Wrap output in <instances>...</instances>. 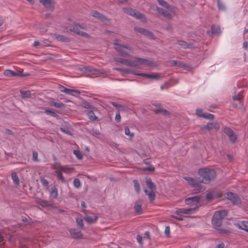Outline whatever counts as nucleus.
Instances as JSON below:
<instances>
[{"label": "nucleus", "instance_id": "f257e3e1", "mask_svg": "<svg viewBox=\"0 0 248 248\" xmlns=\"http://www.w3.org/2000/svg\"><path fill=\"white\" fill-rule=\"evenodd\" d=\"M198 173L202 178L200 182L205 184H209L217 177V173L214 169L207 167L202 168L198 170Z\"/></svg>", "mask_w": 248, "mask_h": 248}, {"label": "nucleus", "instance_id": "20e7f679", "mask_svg": "<svg viewBox=\"0 0 248 248\" xmlns=\"http://www.w3.org/2000/svg\"><path fill=\"white\" fill-rule=\"evenodd\" d=\"M139 64H142L150 66L153 65L154 62L146 59L135 57L133 61L128 60L127 66L132 67L139 68Z\"/></svg>", "mask_w": 248, "mask_h": 248}, {"label": "nucleus", "instance_id": "6ab92c4d", "mask_svg": "<svg viewBox=\"0 0 248 248\" xmlns=\"http://www.w3.org/2000/svg\"><path fill=\"white\" fill-rule=\"evenodd\" d=\"M35 202L41 205L42 207H52L53 206V204L49 202L40 198H37L35 200Z\"/></svg>", "mask_w": 248, "mask_h": 248}, {"label": "nucleus", "instance_id": "7ed1b4c3", "mask_svg": "<svg viewBox=\"0 0 248 248\" xmlns=\"http://www.w3.org/2000/svg\"><path fill=\"white\" fill-rule=\"evenodd\" d=\"M145 182L148 188L150 189V191L145 189L144 191L148 196L150 201L152 202L155 200V191L156 190V186L150 178H146L145 179Z\"/></svg>", "mask_w": 248, "mask_h": 248}, {"label": "nucleus", "instance_id": "39448f33", "mask_svg": "<svg viewBox=\"0 0 248 248\" xmlns=\"http://www.w3.org/2000/svg\"><path fill=\"white\" fill-rule=\"evenodd\" d=\"M123 10L124 13L136 18V19H140L143 22H146V16L136 9L132 8H124Z\"/></svg>", "mask_w": 248, "mask_h": 248}, {"label": "nucleus", "instance_id": "5701e85b", "mask_svg": "<svg viewBox=\"0 0 248 248\" xmlns=\"http://www.w3.org/2000/svg\"><path fill=\"white\" fill-rule=\"evenodd\" d=\"M137 75L145 77L147 78H151V79H159V74L157 73H154V74H145V73H139V74H136Z\"/></svg>", "mask_w": 248, "mask_h": 248}, {"label": "nucleus", "instance_id": "0e129e2a", "mask_svg": "<svg viewBox=\"0 0 248 248\" xmlns=\"http://www.w3.org/2000/svg\"><path fill=\"white\" fill-rule=\"evenodd\" d=\"M4 133L6 135H13L14 134V132L9 129H5L4 130Z\"/></svg>", "mask_w": 248, "mask_h": 248}, {"label": "nucleus", "instance_id": "a878e982", "mask_svg": "<svg viewBox=\"0 0 248 248\" xmlns=\"http://www.w3.org/2000/svg\"><path fill=\"white\" fill-rule=\"evenodd\" d=\"M235 226L238 228L245 230L248 232V221H242L240 223L235 224Z\"/></svg>", "mask_w": 248, "mask_h": 248}, {"label": "nucleus", "instance_id": "f3484780", "mask_svg": "<svg viewBox=\"0 0 248 248\" xmlns=\"http://www.w3.org/2000/svg\"><path fill=\"white\" fill-rule=\"evenodd\" d=\"M213 129H215L217 131L219 129V126L216 122L208 123L206 125L202 126L201 128L202 130L204 129L210 130Z\"/></svg>", "mask_w": 248, "mask_h": 248}, {"label": "nucleus", "instance_id": "a211bd4d", "mask_svg": "<svg viewBox=\"0 0 248 248\" xmlns=\"http://www.w3.org/2000/svg\"><path fill=\"white\" fill-rule=\"evenodd\" d=\"M91 15L94 17L102 21L108 20V18L106 16L97 11L93 10L91 12Z\"/></svg>", "mask_w": 248, "mask_h": 248}, {"label": "nucleus", "instance_id": "603ef678", "mask_svg": "<svg viewBox=\"0 0 248 248\" xmlns=\"http://www.w3.org/2000/svg\"><path fill=\"white\" fill-rule=\"evenodd\" d=\"M74 186L77 188H79L81 186V183L78 178H75L73 182Z\"/></svg>", "mask_w": 248, "mask_h": 248}, {"label": "nucleus", "instance_id": "a18cd8bd", "mask_svg": "<svg viewBox=\"0 0 248 248\" xmlns=\"http://www.w3.org/2000/svg\"><path fill=\"white\" fill-rule=\"evenodd\" d=\"M40 181H41L42 185L44 187H46V188H48V187H49V182L44 177H41V178H40Z\"/></svg>", "mask_w": 248, "mask_h": 248}, {"label": "nucleus", "instance_id": "4468645a", "mask_svg": "<svg viewBox=\"0 0 248 248\" xmlns=\"http://www.w3.org/2000/svg\"><path fill=\"white\" fill-rule=\"evenodd\" d=\"M134 30L136 31L139 32V33H141V34L143 35L145 37L150 38V39H153L154 38V33L142 28H135Z\"/></svg>", "mask_w": 248, "mask_h": 248}, {"label": "nucleus", "instance_id": "052dcab7", "mask_svg": "<svg viewBox=\"0 0 248 248\" xmlns=\"http://www.w3.org/2000/svg\"><path fill=\"white\" fill-rule=\"evenodd\" d=\"M165 233L167 237H170V228L169 226H166L165 230Z\"/></svg>", "mask_w": 248, "mask_h": 248}, {"label": "nucleus", "instance_id": "0eeeda50", "mask_svg": "<svg viewBox=\"0 0 248 248\" xmlns=\"http://www.w3.org/2000/svg\"><path fill=\"white\" fill-rule=\"evenodd\" d=\"M3 74L5 76L9 77H27L30 75V74L28 73H23L22 72L20 71H17L16 72L14 71L11 70H6L4 71Z\"/></svg>", "mask_w": 248, "mask_h": 248}, {"label": "nucleus", "instance_id": "bb28decb", "mask_svg": "<svg viewBox=\"0 0 248 248\" xmlns=\"http://www.w3.org/2000/svg\"><path fill=\"white\" fill-rule=\"evenodd\" d=\"M110 104H111L113 106L118 108V111L120 112V111H125L127 110V108L126 107H124L122 105L119 104L115 102H110Z\"/></svg>", "mask_w": 248, "mask_h": 248}, {"label": "nucleus", "instance_id": "aec40b11", "mask_svg": "<svg viewBox=\"0 0 248 248\" xmlns=\"http://www.w3.org/2000/svg\"><path fill=\"white\" fill-rule=\"evenodd\" d=\"M70 233L71 237L75 239L81 238L82 234L80 231H78L75 228H72L70 230Z\"/></svg>", "mask_w": 248, "mask_h": 248}, {"label": "nucleus", "instance_id": "cd10ccee", "mask_svg": "<svg viewBox=\"0 0 248 248\" xmlns=\"http://www.w3.org/2000/svg\"><path fill=\"white\" fill-rule=\"evenodd\" d=\"M20 93L21 94V98L23 99L30 98L31 96V91L29 90L23 91L21 90L20 91Z\"/></svg>", "mask_w": 248, "mask_h": 248}, {"label": "nucleus", "instance_id": "e433bc0d", "mask_svg": "<svg viewBox=\"0 0 248 248\" xmlns=\"http://www.w3.org/2000/svg\"><path fill=\"white\" fill-rule=\"evenodd\" d=\"M55 173L57 174V178L59 180H60L62 181V183H65L66 181L63 177L62 172L60 170H56L55 171Z\"/></svg>", "mask_w": 248, "mask_h": 248}, {"label": "nucleus", "instance_id": "49530a36", "mask_svg": "<svg viewBox=\"0 0 248 248\" xmlns=\"http://www.w3.org/2000/svg\"><path fill=\"white\" fill-rule=\"evenodd\" d=\"M74 154L76 155L78 159H81L83 158V155L81 152L79 150H74Z\"/></svg>", "mask_w": 248, "mask_h": 248}, {"label": "nucleus", "instance_id": "680f3d73", "mask_svg": "<svg viewBox=\"0 0 248 248\" xmlns=\"http://www.w3.org/2000/svg\"><path fill=\"white\" fill-rule=\"evenodd\" d=\"M137 241L139 242V243L140 245H142L143 244V242H142V237L141 235H138L137 236Z\"/></svg>", "mask_w": 248, "mask_h": 248}, {"label": "nucleus", "instance_id": "5fc2aeb1", "mask_svg": "<svg viewBox=\"0 0 248 248\" xmlns=\"http://www.w3.org/2000/svg\"><path fill=\"white\" fill-rule=\"evenodd\" d=\"M124 72L127 74H133L135 75H137L136 74H139V73H136V72L134 70L129 68H124Z\"/></svg>", "mask_w": 248, "mask_h": 248}, {"label": "nucleus", "instance_id": "de8ad7c7", "mask_svg": "<svg viewBox=\"0 0 248 248\" xmlns=\"http://www.w3.org/2000/svg\"><path fill=\"white\" fill-rule=\"evenodd\" d=\"M58 165L59 166V169H60L62 171H63L65 172H67L68 170L73 169V168H68L66 166H62L61 164Z\"/></svg>", "mask_w": 248, "mask_h": 248}, {"label": "nucleus", "instance_id": "f704fd0d", "mask_svg": "<svg viewBox=\"0 0 248 248\" xmlns=\"http://www.w3.org/2000/svg\"><path fill=\"white\" fill-rule=\"evenodd\" d=\"M89 119L91 121H98V118L96 117L93 110H90L87 113Z\"/></svg>", "mask_w": 248, "mask_h": 248}, {"label": "nucleus", "instance_id": "393cba45", "mask_svg": "<svg viewBox=\"0 0 248 248\" xmlns=\"http://www.w3.org/2000/svg\"><path fill=\"white\" fill-rule=\"evenodd\" d=\"M142 203V201H141V200L136 201L135 203V205H134L135 211L138 214H140L142 213V209H141Z\"/></svg>", "mask_w": 248, "mask_h": 248}, {"label": "nucleus", "instance_id": "8fccbe9b", "mask_svg": "<svg viewBox=\"0 0 248 248\" xmlns=\"http://www.w3.org/2000/svg\"><path fill=\"white\" fill-rule=\"evenodd\" d=\"M124 130L125 134L126 135L129 136L130 138L133 137L134 134L133 133L130 132L129 128H128V126L125 127Z\"/></svg>", "mask_w": 248, "mask_h": 248}, {"label": "nucleus", "instance_id": "09e8293b", "mask_svg": "<svg viewBox=\"0 0 248 248\" xmlns=\"http://www.w3.org/2000/svg\"><path fill=\"white\" fill-rule=\"evenodd\" d=\"M243 97L241 93H238L237 94H235L232 97V99L234 100L240 101Z\"/></svg>", "mask_w": 248, "mask_h": 248}, {"label": "nucleus", "instance_id": "2eb2a0df", "mask_svg": "<svg viewBox=\"0 0 248 248\" xmlns=\"http://www.w3.org/2000/svg\"><path fill=\"white\" fill-rule=\"evenodd\" d=\"M40 2L42 3L47 10L51 11L54 10L55 7L54 0H40Z\"/></svg>", "mask_w": 248, "mask_h": 248}, {"label": "nucleus", "instance_id": "9b49d317", "mask_svg": "<svg viewBox=\"0 0 248 248\" xmlns=\"http://www.w3.org/2000/svg\"><path fill=\"white\" fill-rule=\"evenodd\" d=\"M201 196L198 195L191 197H188L186 199L185 202L187 205L190 206H195V207H197L198 209V204L200 202Z\"/></svg>", "mask_w": 248, "mask_h": 248}, {"label": "nucleus", "instance_id": "e2e57ef3", "mask_svg": "<svg viewBox=\"0 0 248 248\" xmlns=\"http://www.w3.org/2000/svg\"><path fill=\"white\" fill-rule=\"evenodd\" d=\"M219 232L222 234H228L230 232V231L225 229H220Z\"/></svg>", "mask_w": 248, "mask_h": 248}, {"label": "nucleus", "instance_id": "58836bf2", "mask_svg": "<svg viewBox=\"0 0 248 248\" xmlns=\"http://www.w3.org/2000/svg\"><path fill=\"white\" fill-rule=\"evenodd\" d=\"M45 112L52 117L57 118L58 119L60 118V116L57 113L48 109H45Z\"/></svg>", "mask_w": 248, "mask_h": 248}, {"label": "nucleus", "instance_id": "72a5a7b5", "mask_svg": "<svg viewBox=\"0 0 248 248\" xmlns=\"http://www.w3.org/2000/svg\"><path fill=\"white\" fill-rule=\"evenodd\" d=\"M212 34H219L221 33V30L219 26L212 25L211 27Z\"/></svg>", "mask_w": 248, "mask_h": 248}, {"label": "nucleus", "instance_id": "bf43d9fd", "mask_svg": "<svg viewBox=\"0 0 248 248\" xmlns=\"http://www.w3.org/2000/svg\"><path fill=\"white\" fill-rule=\"evenodd\" d=\"M115 119L117 122L119 123L121 121V117L120 113L119 111H117L116 112Z\"/></svg>", "mask_w": 248, "mask_h": 248}, {"label": "nucleus", "instance_id": "6e6552de", "mask_svg": "<svg viewBox=\"0 0 248 248\" xmlns=\"http://www.w3.org/2000/svg\"><path fill=\"white\" fill-rule=\"evenodd\" d=\"M151 8L155 11H157V13L159 15H162L164 17L167 18L168 19H171L172 16L171 14L168 11L160 8L155 5H151Z\"/></svg>", "mask_w": 248, "mask_h": 248}, {"label": "nucleus", "instance_id": "9d476101", "mask_svg": "<svg viewBox=\"0 0 248 248\" xmlns=\"http://www.w3.org/2000/svg\"><path fill=\"white\" fill-rule=\"evenodd\" d=\"M155 108H153L152 110L155 114L161 113L165 116H170V113L167 110L164 109L162 105L161 104H153Z\"/></svg>", "mask_w": 248, "mask_h": 248}, {"label": "nucleus", "instance_id": "c03bdc74", "mask_svg": "<svg viewBox=\"0 0 248 248\" xmlns=\"http://www.w3.org/2000/svg\"><path fill=\"white\" fill-rule=\"evenodd\" d=\"M160 5L161 6L166 8L169 9L170 7V5L164 0H156Z\"/></svg>", "mask_w": 248, "mask_h": 248}, {"label": "nucleus", "instance_id": "4c0bfd02", "mask_svg": "<svg viewBox=\"0 0 248 248\" xmlns=\"http://www.w3.org/2000/svg\"><path fill=\"white\" fill-rule=\"evenodd\" d=\"M12 178L14 184L16 185H18L19 184V179L17 173L16 172H14L12 173Z\"/></svg>", "mask_w": 248, "mask_h": 248}, {"label": "nucleus", "instance_id": "473e14b6", "mask_svg": "<svg viewBox=\"0 0 248 248\" xmlns=\"http://www.w3.org/2000/svg\"><path fill=\"white\" fill-rule=\"evenodd\" d=\"M56 38L58 41H61L62 42H69L70 40L69 38L62 35H57L56 36Z\"/></svg>", "mask_w": 248, "mask_h": 248}, {"label": "nucleus", "instance_id": "79ce46f5", "mask_svg": "<svg viewBox=\"0 0 248 248\" xmlns=\"http://www.w3.org/2000/svg\"><path fill=\"white\" fill-rule=\"evenodd\" d=\"M128 60H128V59H124V58H116L114 59V61L115 62L125 64L127 66L128 65Z\"/></svg>", "mask_w": 248, "mask_h": 248}, {"label": "nucleus", "instance_id": "37998d69", "mask_svg": "<svg viewBox=\"0 0 248 248\" xmlns=\"http://www.w3.org/2000/svg\"><path fill=\"white\" fill-rule=\"evenodd\" d=\"M133 183L135 191L138 194H139L140 190V186L138 181L137 180H134Z\"/></svg>", "mask_w": 248, "mask_h": 248}, {"label": "nucleus", "instance_id": "dca6fc26", "mask_svg": "<svg viewBox=\"0 0 248 248\" xmlns=\"http://www.w3.org/2000/svg\"><path fill=\"white\" fill-rule=\"evenodd\" d=\"M197 210V207L188 208H180L176 211L177 215L181 214H191L195 212Z\"/></svg>", "mask_w": 248, "mask_h": 248}, {"label": "nucleus", "instance_id": "4d7b16f0", "mask_svg": "<svg viewBox=\"0 0 248 248\" xmlns=\"http://www.w3.org/2000/svg\"><path fill=\"white\" fill-rule=\"evenodd\" d=\"M60 130L62 132H63L65 134H66L69 135H72L71 132L70 131V130H69L68 129H65V128H64L63 127H60Z\"/></svg>", "mask_w": 248, "mask_h": 248}, {"label": "nucleus", "instance_id": "864d4df0", "mask_svg": "<svg viewBox=\"0 0 248 248\" xmlns=\"http://www.w3.org/2000/svg\"><path fill=\"white\" fill-rule=\"evenodd\" d=\"M196 114L197 116L200 117H203V115L205 113L202 112V110L201 108H197L196 111Z\"/></svg>", "mask_w": 248, "mask_h": 248}, {"label": "nucleus", "instance_id": "1a4fd4ad", "mask_svg": "<svg viewBox=\"0 0 248 248\" xmlns=\"http://www.w3.org/2000/svg\"><path fill=\"white\" fill-rule=\"evenodd\" d=\"M114 48L115 50L119 52L120 55L123 57H125L128 56V53L125 51L124 49H127L130 50H131V48L127 46L122 45L117 43H114Z\"/></svg>", "mask_w": 248, "mask_h": 248}, {"label": "nucleus", "instance_id": "4be33fe9", "mask_svg": "<svg viewBox=\"0 0 248 248\" xmlns=\"http://www.w3.org/2000/svg\"><path fill=\"white\" fill-rule=\"evenodd\" d=\"M222 196V194L221 193H217L215 191H212L206 194L205 198L207 201H211L213 200L216 196L221 197Z\"/></svg>", "mask_w": 248, "mask_h": 248}, {"label": "nucleus", "instance_id": "f03ea898", "mask_svg": "<svg viewBox=\"0 0 248 248\" xmlns=\"http://www.w3.org/2000/svg\"><path fill=\"white\" fill-rule=\"evenodd\" d=\"M228 212L226 210H220L216 211L212 219V224L214 226L220 227L222 223L223 218L227 216Z\"/></svg>", "mask_w": 248, "mask_h": 248}, {"label": "nucleus", "instance_id": "774afa93", "mask_svg": "<svg viewBox=\"0 0 248 248\" xmlns=\"http://www.w3.org/2000/svg\"><path fill=\"white\" fill-rule=\"evenodd\" d=\"M59 90L62 92H63V93H65L66 92V90L67 89V88L64 87L62 85H59Z\"/></svg>", "mask_w": 248, "mask_h": 248}, {"label": "nucleus", "instance_id": "13d9d810", "mask_svg": "<svg viewBox=\"0 0 248 248\" xmlns=\"http://www.w3.org/2000/svg\"><path fill=\"white\" fill-rule=\"evenodd\" d=\"M32 160L34 161H38V153L36 151H33L32 153Z\"/></svg>", "mask_w": 248, "mask_h": 248}, {"label": "nucleus", "instance_id": "c85d7f7f", "mask_svg": "<svg viewBox=\"0 0 248 248\" xmlns=\"http://www.w3.org/2000/svg\"><path fill=\"white\" fill-rule=\"evenodd\" d=\"M66 94H70L74 96H77L80 94V92L77 90L70 89L67 88L65 93Z\"/></svg>", "mask_w": 248, "mask_h": 248}, {"label": "nucleus", "instance_id": "2f4dec72", "mask_svg": "<svg viewBox=\"0 0 248 248\" xmlns=\"http://www.w3.org/2000/svg\"><path fill=\"white\" fill-rule=\"evenodd\" d=\"M50 197L53 199H56L58 197V190L55 186L51 188Z\"/></svg>", "mask_w": 248, "mask_h": 248}, {"label": "nucleus", "instance_id": "6e6d98bb", "mask_svg": "<svg viewBox=\"0 0 248 248\" xmlns=\"http://www.w3.org/2000/svg\"><path fill=\"white\" fill-rule=\"evenodd\" d=\"M76 221L78 224V225L80 226L81 228H83L84 227V224L83 219L81 218H77L76 219Z\"/></svg>", "mask_w": 248, "mask_h": 248}, {"label": "nucleus", "instance_id": "3c124183", "mask_svg": "<svg viewBox=\"0 0 248 248\" xmlns=\"http://www.w3.org/2000/svg\"><path fill=\"white\" fill-rule=\"evenodd\" d=\"M202 118L206 119L212 120L214 119V115L210 113H205L203 115Z\"/></svg>", "mask_w": 248, "mask_h": 248}, {"label": "nucleus", "instance_id": "f8f14e48", "mask_svg": "<svg viewBox=\"0 0 248 248\" xmlns=\"http://www.w3.org/2000/svg\"><path fill=\"white\" fill-rule=\"evenodd\" d=\"M80 29H83V27L82 26L80 25L79 24H76L73 27L70 28L69 29V31H70L74 32V33H75L76 34H77L78 35H80V36H82L83 37L89 36V35L87 33H86L83 31H80Z\"/></svg>", "mask_w": 248, "mask_h": 248}, {"label": "nucleus", "instance_id": "7c9ffc66", "mask_svg": "<svg viewBox=\"0 0 248 248\" xmlns=\"http://www.w3.org/2000/svg\"><path fill=\"white\" fill-rule=\"evenodd\" d=\"M49 104L51 106L55 107L58 108H61L64 107V105L62 102L58 103L54 101H50L49 102Z\"/></svg>", "mask_w": 248, "mask_h": 248}, {"label": "nucleus", "instance_id": "338daca9", "mask_svg": "<svg viewBox=\"0 0 248 248\" xmlns=\"http://www.w3.org/2000/svg\"><path fill=\"white\" fill-rule=\"evenodd\" d=\"M171 217L174 218H175L179 220H183V218L182 217L179 216V215H177V216L171 215Z\"/></svg>", "mask_w": 248, "mask_h": 248}, {"label": "nucleus", "instance_id": "69168bd1", "mask_svg": "<svg viewBox=\"0 0 248 248\" xmlns=\"http://www.w3.org/2000/svg\"><path fill=\"white\" fill-rule=\"evenodd\" d=\"M144 170H148L150 171H154L155 170V168L153 166H150L149 167L144 168Z\"/></svg>", "mask_w": 248, "mask_h": 248}, {"label": "nucleus", "instance_id": "412c9836", "mask_svg": "<svg viewBox=\"0 0 248 248\" xmlns=\"http://www.w3.org/2000/svg\"><path fill=\"white\" fill-rule=\"evenodd\" d=\"M176 44L180 46V48H192L194 47L192 43H187L186 42L181 40L178 41Z\"/></svg>", "mask_w": 248, "mask_h": 248}, {"label": "nucleus", "instance_id": "c9c22d12", "mask_svg": "<svg viewBox=\"0 0 248 248\" xmlns=\"http://www.w3.org/2000/svg\"><path fill=\"white\" fill-rule=\"evenodd\" d=\"M177 66L183 68L184 69H186L188 71H190L191 70V67L190 66L187 65L180 61H178Z\"/></svg>", "mask_w": 248, "mask_h": 248}, {"label": "nucleus", "instance_id": "ea45409f", "mask_svg": "<svg viewBox=\"0 0 248 248\" xmlns=\"http://www.w3.org/2000/svg\"><path fill=\"white\" fill-rule=\"evenodd\" d=\"M82 106L84 108L91 109L93 110H95L96 109L95 107H94L90 103H89V102H88L87 101L83 102Z\"/></svg>", "mask_w": 248, "mask_h": 248}, {"label": "nucleus", "instance_id": "a19ab883", "mask_svg": "<svg viewBox=\"0 0 248 248\" xmlns=\"http://www.w3.org/2000/svg\"><path fill=\"white\" fill-rule=\"evenodd\" d=\"M185 180H186L190 185H191L193 187L196 185V183L198 182L194 179L190 177H186L185 178Z\"/></svg>", "mask_w": 248, "mask_h": 248}, {"label": "nucleus", "instance_id": "423d86ee", "mask_svg": "<svg viewBox=\"0 0 248 248\" xmlns=\"http://www.w3.org/2000/svg\"><path fill=\"white\" fill-rule=\"evenodd\" d=\"M223 132L229 138L230 141L232 143H235L237 140V137L234 131L229 127L224 126L223 128Z\"/></svg>", "mask_w": 248, "mask_h": 248}, {"label": "nucleus", "instance_id": "b1692460", "mask_svg": "<svg viewBox=\"0 0 248 248\" xmlns=\"http://www.w3.org/2000/svg\"><path fill=\"white\" fill-rule=\"evenodd\" d=\"M202 182H200V181H198L196 185L193 187L194 188L193 189V191L195 193H197L199 192H202L204 190V186L201 184Z\"/></svg>", "mask_w": 248, "mask_h": 248}, {"label": "nucleus", "instance_id": "ddd939ff", "mask_svg": "<svg viewBox=\"0 0 248 248\" xmlns=\"http://www.w3.org/2000/svg\"><path fill=\"white\" fill-rule=\"evenodd\" d=\"M227 198L230 201H232L233 204L236 205H240L241 203V201L239 196L233 193L228 192L226 196Z\"/></svg>", "mask_w": 248, "mask_h": 248}, {"label": "nucleus", "instance_id": "c756f323", "mask_svg": "<svg viewBox=\"0 0 248 248\" xmlns=\"http://www.w3.org/2000/svg\"><path fill=\"white\" fill-rule=\"evenodd\" d=\"M98 218V216H97L93 217L87 216L84 217V220L89 224H93L96 222Z\"/></svg>", "mask_w": 248, "mask_h": 248}]
</instances>
